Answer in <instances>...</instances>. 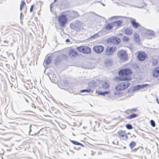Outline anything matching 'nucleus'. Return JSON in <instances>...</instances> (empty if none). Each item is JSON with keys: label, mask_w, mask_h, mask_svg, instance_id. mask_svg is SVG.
Returning <instances> with one entry per match:
<instances>
[{"label": "nucleus", "mask_w": 159, "mask_h": 159, "mask_svg": "<svg viewBox=\"0 0 159 159\" xmlns=\"http://www.w3.org/2000/svg\"><path fill=\"white\" fill-rule=\"evenodd\" d=\"M23 7H22L20 6V10H21Z\"/></svg>", "instance_id": "40"}, {"label": "nucleus", "mask_w": 159, "mask_h": 159, "mask_svg": "<svg viewBox=\"0 0 159 159\" xmlns=\"http://www.w3.org/2000/svg\"><path fill=\"white\" fill-rule=\"evenodd\" d=\"M150 123L152 126V127H155V121L153 120H151Z\"/></svg>", "instance_id": "30"}, {"label": "nucleus", "mask_w": 159, "mask_h": 159, "mask_svg": "<svg viewBox=\"0 0 159 159\" xmlns=\"http://www.w3.org/2000/svg\"><path fill=\"white\" fill-rule=\"evenodd\" d=\"M77 50L80 52L86 54H89L91 53V50L89 47L87 46H80L76 48Z\"/></svg>", "instance_id": "4"}, {"label": "nucleus", "mask_w": 159, "mask_h": 159, "mask_svg": "<svg viewBox=\"0 0 159 159\" xmlns=\"http://www.w3.org/2000/svg\"><path fill=\"white\" fill-rule=\"evenodd\" d=\"M132 152H138L139 153L141 152L142 150V148H135L134 149H132Z\"/></svg>", "instance_id": "25"}, {"label": "nucleus", "mask_w": 159, "mask_h": 159, "mask_svg": "<svg viewBox=\"0 0 159 159\" xmlns=\"http://www.w3.org/2000/svg\"><path fill=\"white\" fill-rule=\"evenodd\" d=\"M80 148L79 147V148H77L76 149V150H78L80 149Z\"/></svg>", "instance_id": "42"}, {"label": "nucleus", "mask_w": 159, "mask_h": 159, "mask_svg": "<svg viewBox=\"0 0 159 159\" xmlns=\"http://www.w3.org/2000/svg\"><path fill=\"white\" fill-rule=\"evenodd\" d=\"M91 90L90 89H84L80 91L81 93H83L84 92H86L87 93H89L91 91Z\"/></svg>", "instance_id": "31"}, {"label": "nucleus", "mask_w": 159, "mask_h": 159, "mask_svg": "<svg viewBox=\"0 0 159 159\" xmlns=\"http://www.w3.org/2000/svg\"><path fill=\"white\" fill-rule=\"evenodd\" d=\"M101 85L103 89H107L109 87L108 83L107 82H102L101 83Z\"/></svg>", "instance_id": "18"}, {"label": "nucleus", "mask_w": 159, "mask_h": 159, "mask_svg": "<svg viewBox=\"0 0 159 159\" xmlns=\"http://www.w3.org/2000/svg\"><path fill=\"white\" fill-rule=\"evenodd\" d=\"M126 128L128 129H132V125L129 124H127L126 125Z\"/></svg>", "instance_id": "29"}, {"label": "nucleus", "mask_w": 159, "mask_h": 159, "mask_svg": "<svg viewBox=\"0 0 159 159\" xmlns=\"http://www.w3.org/2000/svg\"><path fill=\"white\" fill-rule=\"evenodd\" d=\"M110 40L111 43L116 44H118L120 42V39L116 37H112L110 38Z\"/></svg>", "instance_id": "11"}, {"label": "nucleus", "mask_w": 159, "mask_h": 159, "mask_svg": "<svg viewBox=\"0 0 159 159\" xmlns=\"http://www.w3.org/2000/svg\"><path fill=\"white\" fill-rule=\"evenodd\" d=\"M69 55L71 58H74L77 55L78 53L75 50H71L70 51Z\"/></svg>", "instance_id": "14"}, {"label": "nucleus", "mask_w": 159, "mask_h": 159, "mask_svg": "<svg viewBox=\"0 0 159 159\" xmlns=\"http://www.w3.org/2000/svg\"><path fill=\"white\" fill-rule=\"evenodd\" d=\"M67 19L65 15H61L58 17V21L60 26H64L66 23Z\"/></svg>", "instance_id": "5"}, {"label": "nucleus", "mask_w": 159, "mask_h": 159, "mask_svg": "<svg viewBox=\"0 0 159 159\" xmlns=\"http://www.w3.org/2000/svg\"><path fill=\"white\" fill-rule=\"evenodd\" d=\"M34 7V6L33 5H32L31 6L30 9V12H31L32 11Z\"/></svg>", "instance_id": "34"}, {"label": "nucleus", "mask_w": 159, "mask_h": 159, "mask_svg": "<svg viewBox=\"0 0 159 159\" xmlns=\"http://www.w3.org/2000/svg\"><path fill=\"white\" fill-rule=\"evenodd\" d=\"M57 0H54V2H55Z\"/></svg>", "instance_id": "45"}, {"label": "nucleus", "mask_w": 159, "mask_h": 159, "mask_svg": "<svg viewBox=\"0 0 159 159\" xmlns=\"http://www.w3.org/2000/svg\"><path fill=\"white\" fill-rule=\"evenodd\" d=\"M129 86L128 82H125L118 84L115 88L114 94L116 97H120L122 95V91L127 88Z\"/></svg>", "instance_id": "1"}, {"label": "nucleus", "mask_w": 159, "mask_h": 159, "mask_svg": "<svg viewBox=\"0 0 159 159\" xmlns=\"http://www.w3.org/2000/svg\"><path fill=\"white\" fill-rule=\"evenodd\" d=\"M113 28V27L111 23H108L105 26V29L107 30H110Z\"/></svg>", "instance_id": "21"}, {"label": "nucleus", "mask_w": 159, "mask_h": 159, "mask_svg": "<svg viewBox=\"0 0 159 159\" xmlns=\"http://www.w3.org/2000/svg\"><path fill=\"white\" fill-rule=\"evenodd\" d=\"M131 73V72L130 69H124L119 71V75L121 77V80H130V77L129 76V75Z\"/></svg>", "instance_id": "2"}, {"label": "nucleus", "mask_w": 159, "mask_h": 159, "mask_svg": "<svg viewBox=\"0 0 159 159\" xmlns=\"http://www.w3.org/2000/svg\"><path fill=\"white\" fill-rule=\"evenodd\" d=\"M70 141L73 144L75 145H80L82 147H84V146L82 144V143H81L76 141H74V140H70Z\"/></svg>", "instance_id": "22"}, {"label": "nucleus", "mask_w": 159, "mask_h": 159, "mask_svg": "<svg viewBox=\"0 0 159 159\" xmlns=\"http://www.w3.org/2000/svg\"><path fill=\"white\" fill-rule=\"evenodd\" d=\"M31 131V129H30V131H29V135H31V134H30V132Z\"/></svg>", "instance_id": "39"}, {"label": "nucleus", "mask_w": 159, "mask_h": 159, "mask_svg": "<svg viewBox=\"0 0 159 159\" xmlns=\"http://www.w3.org/2000/svg\"><path fill=\"white\" fill-rule=\"evenodd\" d=\"M66 41L67 43H68L70 42V40L69 39H67L66 40Z\"/></svg>", "instance_id": "36"}, {"label": "nucleus", "mask_w": 159, "mask_h": 159, "mask_svg": "<svg viewBox=\"0 0 159 159\" xmlns=\"http://www.w3.org/2000/svg\"><path fill=\"white\" fill-rule=\"evenodd\" d=\"M103 32V34H106L107 33L106 32H104V30H102L101 31H100L97 33H96L93 35L91 37V38H97L99 36H101L103 35L102 32Z\"/></svg>", "instance_id": "16"}, {"label": "nucleus", "mask_w": 159, "mask_h": 159, "mask_svg": "<svg viewBox=\"0 0 159 159\" xmlns=\"http://www.w3.org/2000/svg\"><path fill=\"white\" fill-rule=\"evenodd\" d=\"M136 145V143L134 142H131L129 144V146L131 149H133Z\"/></svg>", "instance_id": "26"}, {"label": "nucleus", "mask_w": 159, "mask_h": 159, "mask_svg": "<svg viewBox=\"0 0 159 159\" xmlns=\"http://www.w3.org/2000/svg\"><path fill=\"white\" fill-rule=\"evenodd\" d=\"M52 4H50V10L52 12Z\"/></svg>", "instance_id": "35"}, {"label": "nucleus", "mask_w": 159, "mask_h": 159, "mask_svg": "<svg viewBox=\"0 0 159 159\" xmlns=\"http://www.w3.org/2000/svg\"><path fill=\"white\" fill-rule=\"evenodd\" d=\"M22 15V13L21 12L20 14V19H21V18Z\"/></svg>", "instance_id": "41"}, {"label": "nucleus", "mask_w": 159, "mask_h": 159, "mask_svg": "<svg viewBox=\"0 0 159 159\" xmlns=\"http://www.w3.org/2000/svg\"><path fill=\"white\" fill-rule=\"evenodd\" d=\"M146 34L147 35L150 36H152L154 35L153 32L152 30H147Z\"/></svg>", "instance_id": "23"}, {"label": "nucleus", "mask_w": 159, "mask_h": 159, "mask_svg": "<svg viewBox=\"0 0 159 159\" xmlns=\"http://www.w3.org/2000/svg\"><path fill=\"white\" fill-rule=\"evenodd\" d=\"M105 65L107 66H110L112 64V61L110 58H106L104 60Z\"/></svg>", "instance_id": "17"}, {"label": "nucleus", "mask_w": 159, "mask_h": 159, "mask_svg": "<svg viewBox=\"0 0 159 159\" xmlns=\"http://www.w3.org/2000/svg\"><path fill=\"white\" fill-rule=\"evenodd\" d=\"M51 57H47L43 63V64L44 66H45V65H47L49 64L51 62Z\"/></svg>", "instance_id": "20"}, {"label": "nucleus", "mask_w": 159, "mask_h": 159, "mask_svg": "<svg viewBox=\"0 0 159 159\" xmlns=\"http://www.w3.org/2000/svg\"><path fill=\"white\" fill-rule=\"evenodd\" d=\"M25 3L24 1H21L20 6L23 7L24 6L25 4Z\"/></svg>", "instance_id": "33"}, {"label": "nucleus", "mask_w": 159, "mask_h": 159, "mask_svg": "<svg viewBox=\"0 0 159 159\" xmlns=\"http://www.w3.org/2000/svg\"><path fill=\"white\" fill-rule=\"evenodd\" d=\"M133 110H134V111H136V109H133Z\"/></svg>", "instance_id": "43"}, {"label": "nucleus", "mask_w": 159, "mask_h": 159, "mask_svg": "<svg viewBox=\"0 0 159 159\" xmlns=\"http://www.w3.org/2000/svg\"><path fill=\"white\" fill-rule=\"evenodd\" d=\"M104 48V47L102 45L95 46L93 48L94 51L98 54L101 53L103 52Z\"/></svg>", "instance_id": "7"}, {"label": "nucleus", "mask_w": 159, "mask_h": 159, "mask_svg": "<svg viewBox=\"0 0 159 159\" xmlns=\"http://www.w3.org/2000/svg\"><path fill=\"white\" fill-rule=\"evenodd\" d=\"M36 134H37L36 133H35V135H36Z\"/></svg>", "instance_id": "50"}, {"label": "nucleus", "mask_w": 159, "mask_h": 159, "mask_svg": "<svg viewBox=\"0 0 159 159\" xmlns=\"http://www.w3.org/2000/svg\"><path fill=\"white\" fill-rule=\"evenodd\" d=\"M123 23L122 21L120 20L114 21L111 23L113 28H117L119 26Z\"/></svg>", "instance_id": "12"}, {"label": "nucleus", "mask_w": 159, "mask_h": 159, "mask_svg": "<svg viewBox=\"0 0 159 159\" xmlns=\"http://www.w3.org/2000/svg\"><path fill=\"white\" fill-rule=\"evenodd\" d=\"M123 40L124 42H127L128 41L129 38L126 36H124L122 39Z\"/></svg>", "instance_id": "32"}, {"label": "nucleus", "mask_w": 159, "mask_h": 159, "mask_svg": "<svg viewBox=\"0 0 159 159\" xmlns=\"http://www.w3.org/2000/svg\"><path fill=\"white\" fill-rule=\"evenodd\" d=\"M148 39H150V38H149V37H148Z\"/></svg>", "instance_id": "48"}, {"label": "nucleus", "mask_w": 159, "mask_h": 159, "mask_svg": "<svg viewBox=\"0 0 159 159\" xmlns=\"http://www.w3.org/2000/svg\"><path fill=\"white\" fill-rule=\"evenodd\" d=\"M148 85V84H144L142 85H138L136 86L133 87L132 90L133 91H135L143 89L144 87H146Z\"/></svg>", "instance_id": "9"}, {"label": "nucleus", "mask_w": 159, "mask_h": 159, "mask_svg": "<svg viewBox=\"0 0 159 159\" xmlns=\"http://www.w3.org/2000/svg\"><path fill=\"white\" fill-rule=\"evenodd\" d=\"M116 48L115 46H108L105 51V55L107 56H111L116 51Z\"/></svg>", "instance_id": "3"}, {"label": "nucleus", "mask_w": 159, "mask_h": 159, "mask_svg": "<svg viewBox=\"0 0 159 159\" xmlns=\"http://www.w3.org/2000/svg\"><path fill=\"white\" fill-rule=\"evenodd\" d=\"M102 5L103 6H105V5H104V4H102Z\"/></svg>", "instance_id": "49"}, {"label": "nucleus", "mask_w": 159, "mask_h": 159, "mask_svg": "<svg viewBox=\"0 0 159 159\" xmlns=\"http://www.w3.org/2000/svg\"><path fill=\"white\" fill-rule=\"evenodd\" d=\"M125 33L128 35H130L132 34L133 33V30L132 29L129 28H126V29L125 31Z\"/></svg>", "instance_id": "19"}, {"label": "nucleus", "mask_w": 159, "mask_h": 159, "mask_svg": "<svg viewBox=\"0 0 159 159\" xmlns=\"http://www.w3.org/2000/svg\"><path fill=\"white\" fill-rule=\"evenodd\" d=\"M156 101L157 102V103L159 104V100H158L157 98H156Z\"/></svg>", "instance_id": "37"}, {"label": "nucleus", "mask_w": 159, "mask_h": 159, "mask_svg": "<svg viewBox=\"0 0 159 159\" xmlns=\"http://www.w3.org/2000/svg\"><path fill=\"white\" fill-rule=\"evenodd\" d=\"M118 135L120 139L123 140H127L128 139L127 134L124 131H121L118 132Z\"/></svg>", "instance_id": "8"}, {"label": "nucleus", "mask_w": 159, "mask_h": 159, "mask_svg": "<svg viewBox=\"0 0 159 159\" xmlns=\"http://www.w3.org/2000/svg\"><path fill=\"white\" fill-rule=\"evenodd\" d=\"M134 37L135 38V40L136 42L137 43H139V39L138 34H137V33H134Z\"/></svg>", "instance_id": "24"}, {"label": "nucleus", "mask_w": 159, "mask_h": 159, "mask_svg": "<svg viewBox=\"0 0 159 159\" xmlns=\"http://www.w3.org/2000/svg\"><path fill=\"white\" fill-rule=\"evenodd\" d=\"M25 100L27 102H28V100L26 99H25Z\"/></svg>", "instance_id": "46"}, {"label": "nucleus", "mask_w": 159, "mask_h": 159, "mask_svg": "<svg viewBox=\"0 0 159 159\" xmlns=\"http://www.w3.org/2000/svg\"><path fill=\"white\" fill-rule=\"evenodd\" d=\"M118 57L122 60H126L128 58V55L126 51L123 50L119 51L117 52Z\"/></svg>", "instance_id": "6"}, {"label": "nucleus", "mask_w": 159, "mask_h": 159, "mask_svg": "<svg viewBox=\"0 0 159 159\" xmlns=\"http://www.w3.org/2000/svg\"><path fill=\"white\" fill-rule=\"evenodd\" d=\"M116 16H113V17H111L110 18V19H109V20H110L111 19L116 18Z\"/></svg>", "instance_id": "38"}, {"label": "nucleus", "mask_w": 159, "mask_h": 159, "mask_svg": "<svg viewBox=\"0 0 159 159\" xmlns=\"http://www.w3.org/2000/svg\"><path fill=\"white\" fill-rule=\"evenodd\" d=\"M137 115L135 114H132L127 117V118L128 119H131L137 117Z\"/></svg>", "instance_id": "27"}, {"label": "nucleus", "mask_w": 159, "mask_h": 159, "mask_svg": "<svg viewBox=\"0 0 159 159\" xmlns=\"http://www.w3.org/2000/svg\"><path fill=\"white\" fill-rule=\"evenodd\" d=\"M146 56V54L145 52H140L138 53L137 57L140 61H143L145 60Z\"/></svg>", "instance_id": "10"}, {"label": "nucleus", "mask_w": 159, "mask_h": 159, "mask_svg": "<svg viewBox=\"0 0 159 159\" xmlns=\"http://www.w3.org/2000/svg\"><path fill=\"white\" fill-rule=\"evenodd\" d=\"M130 22L134 28H137L140 25L138 23L136 22V20L134 19H131Z\"/></svg>", "instance_id": "15"}, {"label": "nucleus", "mask_w": 159, "mask_h": 159, "mask_svg": "<svg viewBox=\"0 0 159 159\" xmlns=\"http://www.w3.org/2000/svg\"><path fill=\"white\" fill-rule=\"evenodd\" d=\"M155 61L156 63H157V61L156 60Z\"/></svg>", "instance_id": "47"}, {"label": "nucleus", "mask_w": 159, "mask_h": 159, "mask_svg": "<svg viewBox=\"0 0 159 159\" xmlns=\"http://www.w3.org/2000/svg\"><path fill=\"white\" fill-rule=\"evenodd\" d=\"M152 75L156 78L159 77V67L155 69L152 72Z\"/></svg>", "instance_id": "13"}, {"label": "nucleus", "mask_w": 159, "mask_h": 159, "mask_svg": "<svg viewBox=\"0 0 159 159\" xmlns=\"http://www.w3.org/2000/svg\"><path fill=\"white\" fill-rule=\"evenodd\" d=\"M110 92L108 91H106L103 92H99L98 94L99 95H104L105 94H108Z\"/></svg>", "instance_id": "28"}, {"label": "nucleus", "mask_w": 159, "mask_h": 159, "mask_svg": "<svg viewBox=\"0 0 159 159\" xmlns=\"http://www.w3.org/2000/svg\"><path fill=\"white\" fill-rule=\"evenodd\" d=\"M32 127V125H30V129H31V127Z\"/></svg>", "instance_id": "44"}]
</instances>
